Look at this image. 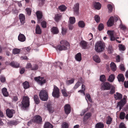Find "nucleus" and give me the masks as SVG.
<instances>
[{"label":"nucleus","mask_w":128,"mask_h":128,"mask_svg":"<svg viewBox=\"0 0 128 128\" xmlns=\"http://www.w3.org/2000/svg\"><path fill=\"white\" fill-rule=\"evenodd\" d=\"M69 20L70 24H74L75 22V18L74 17H70L69 18Z\"/></svg>","instance_id":"c03bdc74"},{"label":"nucleus","mask_w":128,"mask_h":128,"mask_svg":"<svg viewBox=\"0 0 128 128\" xmlns=\"http://www.w3.org/2000/svg\"><path fill=\"white\" fill-rule=\"evenodd\" d=\"M52 96L54 97L58 98L59 96V90L56 86H54Z\"/></svg>","instance_id":"39448f33"},{"label":"nucleus","mask_w":128,"mask_h":128,"mask_svg":"<svg viewBox=\"0 0 128 128\" xmlns=\"http://www.w3.org/2000/svg\"><path fill=\"white\" fill-rule=\"evenodd\" d=\"M114 23V17L111 16L109 18L107 22V24L108 27H110L112 26Z\"/></svg>","instance_id":"4468645a"},{"label":"nucleus","mask_w":128,"mask_h":128,"mask_svg":"<svg viewBox=\"0 0 128 128\" xmlns=\"http://www.w3.org/2000/svg\"><path fill=\"white\" fill-rule=\"evenodd\" d=\"M40 98L44 101H46L48 98V94L46 91L44 90H42L40 92L39 94Z\"/></svg>","instance_id":"7ed1b4c3"},{"label":"nucleus","mask_w":128,"mask_h":128,"mask_svg":"<svg viewBox=\"0 0 128 128\" xmlns=\"http://www.w3.org/2000/svg\"><path fill=\"white\" fill-rule=\"evenodd\" d=\"M79 4L77 3L74 4L73 8L74 13L76 16H78L79 14Z\"/></svg>","instance_id":"1a4fd4ad"},{"label":"nucleus","mask_w":128,"mask_h":128,"mask_svg":"<svg viewBox=\"0 0 128 128\" xmlns=\"http://www.w3.org/2000/svg\"><path fill=\"white\" fill-rule=\"evenodd\" d=\"M2 92L3 95L4 96H8V93L7 91V89L6 88H3L2 90Z\"/></svg>","instance_id":"c9c22d12"},{"label":"nucleus","mask_w":128,"mask_h":128,"mask_svg":"<svg viewBox=\"0 0 128 128\" xmlns=\"http://www.w3.org/2000/svg\"><path fill=\"white\" fill-rule=\"evenodd\" d=\"M125 104V102H123V101H121L120 102H119L118 104V105L120 106V110L122 107L123 105H124Z\"/></svg>","instance_id":"de8ad7c7"},{"label":"nucleus","mask_w":128,"mask_h":128,"mask_svg":"<svg viewBox=\"0 0 128 128\" xmlns=\"http://www.w3.org/2000/svg\"><path fill=\"white\" fill-rule=\"evenodd\" d=\"M6 112L7 116L10 118H12L13 114L15 113V111L14 110H10L8 108L6 109Z\"/></svg>","instance_id":"9d476101"},{"label":"nucleus","mask_w":128,"mask_h":128,"mask_svg":"<svg viewBox=\"0 0 128 128\" xmlns=\"http://www.w3.org/2000/svg\"><path fill=\"white\" fill-rule=\"evenodd\" d=\"M91 116V114L90 113L88 112L86 114L84 118L83 122L84 124H86V121Z\"/></svg>","instance_id":"2eb2a0df"},{"label":"nucleus","mask_w":128,"mask_h":128,"mask_svg":"<svg viewBox=\"0 0 128 128\" xmlns=\"http://www.w3.org/2000/svg\"><path fill=\"white\" fill-rule=\"evenodd\" d=\"M23 84L24 88L25 89L28 88L30 87L28 82L27 81H25Z\"/></svg>","instance_id":"58836bf2"},{"label":"nucleus","mask_w":128,"mask_h":128,"mask_svg":"<svg viewBox=\"0 0 128 128\" xmlns=\"http://www.w3.org/2000/svg\"><path fill=\"white\" fill-rule=\"evenodd\" d=\"M81 85V83L80 82H77L75 85L74 87V90L78 88Z\"/></svg>","instance_id":"864d4df0"},{"label":"nucleus","mask_w":128,"mask_h":128,"mask_svg":"<svg viewBox=\"0 0 128 128\" xmlns=\"http://www.w3.org/2000/svg\"><path fill=\"white\" fill-rule=\"evenodd\" d=\"M119 48L121 51H124L126 50L125 46L122 44H120L119 45Z\"/></svg>","instance_id":"49530a36"},{"label":"nucleus","mask_w":128,"mask_h":128,"mask_svg":"<svg viewBox=\"0 0 128 128\" xmlns=\"http://www.w3.org/2000/svg\"><path fill=\"white\" fill-rule=\"evenodd\" d=\"M94 18L95 20L97 22H98L100 21V18L98 15H96L95 16Z\"/></svg>","instance_id":"3c124183"},{"label":"nucleus","mask_w":128,"mask_h":128,"mask_svg":"<svg viewBox=\"0 0 128 128\" xmlns=\"http://www.w3.org/2000/svg\"><path fill=\"white\" fill-rule=\"evenodd\" d=\"M115 78L114 75L112 74H111L109 76L108 80L110 82H112Z\"/></svg>","instance_id":"c756f323"},{"label":"nucleus","mask_w":128,"mask_h":128,"mask_svg":"<svg viewBox=\"0 0 128 128\" xmlns=\"http://www.w3.org/2000/svg\"><path fill=\"white\" fill-rule=\"evenodd\" d=\"M62 18V15L60 14H57L55 16L54 18L55 20L58 22Z\"/></svg>","instance_id":"2f4dec72"},{"label":"nucleus","mask_w":128,"mask_h":128,"mask_svg":"<svg viewBox=\"0 0 128 128\" xmlns=\"http://www.w3.org/2000/svg\"><path fill=\"white\" fill-rule=\"evenodd\" d=\"M107 33L110 36L111 40L114 41L115 40L116 38H119L118 37L115 38L114 36V32L113 30H108Z\"/></svg>","instance_id":"f8f14e48"},{"label":"nucleus","mask_w":128,"mask_h":128,"mask_svg":"<svg viewBox=\"0 0 128 128\" xmlns=\"http://www.w3.org/2000/svg\"><path fill=\"white\" fill-rule=\"evenodd\" d=\"M36 14L38 22L39 23L42 20V12L40 11H38L36 12Z\"/></svg>","instance_id":"9b49d317"},{"label":"nucleus","mask_w":128,"mask_h":128,"mask_svg":"<svg viewBox=\"0 0 128 128\" xmlns=\"http://www.w3.org/2000/svg\"><path fill=\"white\" fill-rule=\"evenodd\" d=\"M114 98L116 100L121 99L122 97V95L118 92H116L114 94Z\"/></svg>","instance_id":"b1692460"},{"label":"nucleus","mask_w":128,"mask_h":128,"mask_svg":"<svg viewBox=\"0 0 128 128\" xmlns=\"http://www.w3.org/2000/svg\"><path fill=\"white\" fill-rule=\"evenodd\" d=\"M70 48L69 43L66 41L64 42V50L69 49Z\"/></svg>","instance_id":"72a5a7b5"},{"label":"nucleus","mask_w":128,"mask_h":128,"mask_svg":"<svg viewBox=\"0 0 128 128\" xmlns=\"http://www.w3.org/2000/svg\"><path fill=\"white\" fill-rule=\"evenodd\" d=\"M45 0H38L39 6H42L44 4Z\"/></svg>","instance_id":"13d9d810"},{"label":"nucleus","mask_w":128,"mask_h":128,"mask_svg":"<svg viewBox=\"0 0 128 128\" xmlns=\"http://www.w3.org/2000/svg\"><path fill=\"white\" fill-rule=\"evenodd\" d=\"M38 65L36 64H34L32 67L31 70H36L38 69Z\"/></svg>","instance_id":"5fc2aeb1"},{"label":"nucleus","mask_w":128,"mask_h":128,"mask_svg":"<svg viewBox=\"0 0 128 128\" xmlns=\"http://www.w3.org/2000/svg\"><path fill=\"white\" fill-rule=\"evenodd\" d=\"M0 81L2 82H4L6 81L5 78L3 76H1L0 78Z\"/></svg>","instance_id":"774afa93"},{"label":"nucleus","mask_w":128,"mask_h":128,"mask_svg":"<svg viewBox=\"0 0 128 128\" xmlns=\"http://www.w3.org/2000/svg\"><path fill=\"white\" fill-rule=\"evenodd\" d=\"M112 85L108 82H104L101 84V88L102 90H109L111 87Z\"/></svg>","instance_id":"20e7f679"},{"label":"nucleus","mask_w":128,"mask_h":128,"mask_svg":"<svg viewBox=\"0 0 128 128\" xmlns=\"http://www.w3.org/2000/svg\"><path fill=\"white\" fill-rule=\"evenodd\" d=\"M93 58L94 60L97 63H99L100 62V57L97 55H95L94 56Z\"/></svg>","instance_id":"5701e85b"},{"label":"nucleus","mask_w":128,"mask_h":128,"mask_svg":"<svg viewBox=\"0 0 128 128\" xmlns=\"http://www.w3.org/2000/svg\"><path fill=\"white\" fill-rule=\"evenodd\" d=\"M34 102L36 104H38L39 103V99L38 96L36 94L34 96Z\"/></svg>","instance_id":"f704fd0d"},{"label":"nucleus","mask_w":128,"mask_h":128,"mask_svg":"<svg viewBox=\"0 0 128 128\" xmlns=\"http://www.w3.org/2000/svg\"><path fill=\"white\" fill-rule=\"evenodd\" d=\"M80 45L82 48L84 49H86L88 46L87 43L84 40L80 42Z\"/></svg>","instance_id":"412c9836"},{"label":"nucleus","mask_w":128,"mask_h":128,"mask_svg":"<svg viewBox=\"0 0 128 128\" xmlns=\"http://www.w3.org/2000/svg\"><path fill=\"white\" fill-rule=\"evenodd\" d=\"M126 116L125 113L124 112H121L120 113L119 118L121 120H123L126 118Z\"/></svg>","instance_id":"473e14b6"},{"label":"nucleus","mask_w":128,"mask_h":128,"mask_svg":"<svg viewBox=\"0 0 128 128\" xmlns=\"http://www.w3.org/2000/svg\"><path fill=\"white\" fill-rule=\"evenodd\" d=\"M124 85L126 88H128V81H125L124 82Z\"/></svg>","instance_id":"338daca9"},{"label":"nucleus","mask_w":128,"mask_h":128,"mask_svg":"<svg viewBox=\"0 0 128 128\" xmlns=\"http://www.w3.org/2000/svg\"><path fill=\"white\" fill-rule=\"evenodd\" d=\"M34 80L39 84L41 86L44 84L46 82V80L44 79L43 77H40V76L35 77Z\"/></svg>","instance_id":"423d86ee"},{"label":"nucleus","mask_w":128,"mask_h":128,"mask_svg":"<svg viewBox=\"0 0 128 128\" xmlns=\"http://www.w3.org/2000/svg\"><path fill=\"white\" fill-rule=\"evenodd\" d=\"M110 67L112 70L115 71L116 69V66L115 64L113 62H112L110 64Z\"/></svg>","instance_id":"393cba45"},{"label":"nucleus","mask_w":128,"mask_h":128,"mask_svg":"<svg viewBox=\"0 0 128 128\" xmlns=\"http://www.w3.org/2000/svg\"><path fill=\"white\" fill-rule=\"evenodd\" d=\"M61 45H60L58 46L57 47H55V48H56L57 50H64V46H63L64 44V41L62 40L60 42Z\"/></svg>","instance_id":"ddd939ff"},{"label":"nucleus","mask_w":128,"mask_h":128,"mask_svg":"<svg viewBox=\"0 0 128 128\" xmlns=\"http://www.w3.org/2000/svg\"><path fill=\"white\" fill-rule=\"evenodd\" d=\"M42 117L39 115H36L34 116L33 118L34 122L38 124H41L42 122Z\"/></svg>","instance_id":"0eeeda50"},{"label":"nucleus","mask_w":128,"mask_h":128,"mask_svg":"<svg viewBox=\"0 0 128 128\" xmlns=\"http://www.w3.org/2000/svg\"><path fill=\"white\" fill-rule=\"evenodd\" d=\"M71 110V107L69 104H67L64 106V113L66 115V116H64V118H66L68 115L70 113Z\"/></svg>","instance_id":"6e6552de"},{"label":"nucleus","mask_w":128,"mask_h":128,"mask_svg":"<svg viewBox=\"0 0 128 128\" xmlns=\"http://www.w3.org/2000/svg\"><path fill=\"white\" fill-rule=\"evenodd\" d=\"M100 80L102 82H104L106 81V78L105 76L104 75H102L100 76Z\"/></svg>","instance_id":"ea45409f"},{"label":"nucleus","mask_w":128,"mask_h":128,"mask_svg":"<svg viewBox=\"0 0 128 128\" xmlns=\"http://www.w3.org/2000/svg\"><path fill=\"white\" fill-rule=\"evenodd\" d=\"M42 26L43 28H46V22L44 21H42L41 23Z\"/></svg>","instance_id":"8fccbe9b"},{"label":"nucleus","mask_w":128,"mask_h":128,"mask_svg":"<svg viewBox=\"0 0 128 128\" xmlns=\"http://www.w3.org/2000/svg\"><path fill=\"white\" fill-rule=\"evenodd\" d=\"M26 11L27 12V14L30 16V15L31 13V10L30 8H26L25 9Z\"/></svg>","instance_id":"6e6d98bb"},{"label":"nucleus","mask_w":128,"mask_h":128,"mask_svg":"<svg viewBox=\"0 0 128 128\" xmlns=\"http://www.w3.org/2000/svg\"><path fill=\"white\" fill-rule=\"evenodd\" d=\"M119 128H126L124 123L123 122H122L120 124L119 126Z\"/></svg>","instance_id":"680f3d73"},{"label":"nucleus","mask_w":128,"mask_h":128,"mask_svg":"<svg viewBox=\"0 0 128 128\" xmlns=\"http://www.w3.org/2000/svg\"><path fill=\"white\" fill-rule=\"evenodd\" d=\"M19 18L21 24H24L25 22V16L23 14H21L19 15Z\"/></svg>","instance_id":"dca6fc26"},{"label":"nucleus","mask_w":128,"mask_h":128,"mask_svg":"<svg viewBox=\"0 0 128 128\" xmlns=\"http://www.w3.org/2000/svg\"><path fill=\"white\" fill-rule=\"evenodd\" d=\"M51 31L54 34H56L59 32V31L57 28L55 27H53L51 29Z\"/></svg>","instance_id":"a878e982"},{"label":"nucleus","mask_w":128,"mask_h":128,"mask_svg":"<svg viewBox=\"0 0 128 128\" xmlns=\"http://www.w3.org/2000/svg\"><path fill=\"white\" fill-rule=\"evenodd\" d=\"M98 30H102L104 28V26L103 24L102 23L100 24L98 26Z\"/></svg>","instance_id":"603ef678"},{"label":"nucleus","mask_w":128,"mask_h":128,"mask_svg":"<svg viewBox=\"0 0 128 128\" xmlns=\"http://www.w3.org/2000/svg\"><path fill=\"white\" fill-rule=\"evenodd\" d=\"M112 118L110 116H108L106 120V124L108 125L112 123Z\"/></svg>","instance_id":"4c0bfd02"},{"label":"nucleus","mask_w":128,"mask_h":128,"mask_svg":"<svg viewBox=\"0 0 128 128\" xmlns=\"http://www.w3.org/2000/svg\"><path fill=\"white\" fill-rule=\"evenodd\" d=\"M74 80L72 78L70 80H68L66 82V84L67 85H69L74 83Z\"/></svg>","instance_id":"37998d69"},{"label":"nucleus","mask_w":128,"mask_h":128,"mask_svg":"<svg viewBox=\"0 0 128 128\" xmlns=\"http://www.w3.org/2000/svg\"><path fill=\"white\" fill-rule=\"evenodd\" d=\"M86 98H87L90 102H92V100L90 97V94L88 93H86V99L87 100Z\"/></svg>","instance_id":"09e8293b"},{"label":"nucleus","mask_w":128,"mask_h":128,"mask_svg":"<svg viewBox=\"0 0 128 128\" xmlns=\"http://www.w3.org/2000/svg\"><path fill=\"white\" fill-rule=\"evenodd\" d=\"M113 51V48L112 46H109L108 49V52L110 54L112 53Z\"/></svg>","instance_id":"a18cd8bd"},{"label":"nucleus","mask_w":128,"mask_h":128,"mask_svg":"<svg viewBox=\"0 0 128 128\" xmlns=\"http://www.w3.org/2000/svg\"><path fill=\"white\" fill-rule=\"evenodd\" d=\"M117 78L119 82H123L124 81L125 78L123 74H119Z\"/></svg>","instance_id":"a211bd4d"},{"label":"nucleus","mask_w":128,"mask_h":128,"mask_svg":"<svg viewBox=\"0 0 128 128\" xmlns=\"http://www.w3.org/2000/svg\"><path fill=\"white\" fill-rule=\"evenodd\" d=\"M59 10L61 12L64 11V5H63L60 6L58 7Z\"/></svg>","instance_id":"4d7b16f0"},{"label":"nucleus","mask_w":128,"mask_h":128,"mask_svg":"<svg viewBox=\"0 0 128 128\" xmlns=\"http://www.w3.org/2000/svg\"><path fill=\"white\" fill-rule=\"evenodd\" d=\"M109 94H113L115 92V88L114 86L112 85L110 89Z\"/></svg>","instance_id":"e433bc0d"},{"label":"nucleus","mask_w":128,"mask_h":128,"mask_svg":"<svg viewBox=\"0 0 128 128\" xmlns=\"http://www.w3.org/2000/svg\"><path fill=\"white\" fill-rule=\"evenodd\" d=\"M107 7L109 11L111 12L112 10V6L111 4H109L108 5Z\"/></svg>","instance_id":"bf43d9fd"},{"label":"nucleus","mask_w":128,"mask_h":128,"mask_svg":"<svg viewBox=\"0 0 128 128\" xmlns=\"http://www.w3.org/2000/svg\"><path fill=\"white\" fill-rule=\"evenodd\" d=\"M78 24L79 26L81 28H83L85 26V24L83 21H79Z\"/></svg>","instance_id":"79ce46f5"},{"label":"nucleus","mask_w":128,"mask_h":128,"mask_svg":"<svg viewBox=\"0 0 128 128\" xmlns=\"http://www.w3.org/2000/svg\"><path fill=\"white\" fill-rule=\"evenodd\" d=\"M36 34H40L42 33V30L40 27L38 25H36Z\"/></svg>","instance_id":"cd10ccee"},{"label":"nucleus","mask_w":128,"mask_h":128,"mask_svg":"<svg viewBox=\"0 0 128 128\" xmlns=\"http://www.w3.org/2000/svg\"><path fill=\"white\" fill-rule=\"evenodd\" d=\"M75 58L78 61L80 62L82 60L81 54L80 52L78 53L75 55Z\"/></svg>","instance_id":"4be33fe9"},{"label":"nucleus","mask_w":128,"mask_h":128,"mask_svg":"<svg viewBox=\"0 0 128 128\" xmlns=\"http://www.w3.org/2000/svg\"><path fill=\"white\" fill-rule=\"evenodd\" d=\"M20 52V50L16 48L13 49L12 50V53L14 54H19Z\"/></svg>","instance_id":"a19ab883"},{"label":"nucleus","mask_w":128,"mask_h":128,"mask_svg":"<svg viewBox=\"0 0 128 128\" xmlns=\"http://www.w3.org/2000/svg\"><path fill=\"white\" fill-rule=\"evenodd\" d=\"M32 66L31 64L30 63H28L27 64L26 66V68L28 69L30 68H32Z\"/></svg>","instance_id":"69168bd1"},{"label":"nucleus","mask_w":128,"mask_h":128,"mask_svg":"<svg viewBox=\"0 0 128 128\" xmlns=\"http://www.w3.org/2000/svg\"><path fill=\"white\" fill-rule=\"evenodd\" d=\"M47 107L48 110V111L50 113H52L54 112V108L52 107L51 104L50 103L48 104L47 105Z\"/></svg>","instance_id":"f3484780"},{"label":"nucleus","mask_w":128,"mask_h":128,"mask_svg":"<svg viewBox=\"0 0 128 128\" xmlns=\"http://www.w3.org/2000/svg\"><path fill=\"white\" fill-rule=\"evenodd\" d=\"M104 124L101 122H99L97 123L95 125L96 128H103L104 127Z\"/></svg>","instance_id":"bb28decb"},{"label":"nucleus","mask_w":128,"mask_h":128,"mask_svg":"<svg viewBox=\"0 0 128 128\" xmlns=\"http://www.w3.org/2000/svg\"><path fill=\"white\" fill-rule=\"evenodd\" d=\"M10 64L13 67L16 68H18L19 66V64L16 62H12L10 63Z\"/></svg>","instance_id":"aec40b11"},{"label":"nucleus","mask_w":128,"mask_h":128,"mask_svg":"<svg viewBox=\"0 0 128 128\" xmlns=\"http://www.w3.org/2000/svg\"><path fill=\"white\" fill-rule=\"evenodd\" d=\"M94 6L96 9L99 10L101 8V4L99 2H95L94 4Z\"/></svg>","instance_id":"c85d7f7f"},{"label":"nucleus","mask_w":128,"mask_h":128,"mask_svg":"<svg viewBox=\"0 0 128 128\" xmlns=\"http://www.w3.org/2000/svg\"><path fill=\"white\" fill-rule=\"evenodd\" d=\"M18 100V96H14L12 99V100L14 102L17 101Z\"/></svg>","instance_id":"0e129e2a"},{"label":"nucleus","mask_w":128,"mask_h":128,"mask_svg":"<svg viewBox=\"0 0 128 128\" xmlns=\"http://www.w3.org/2000/svg\"><path fill=\"white\" fill-rule=\"evenodd\" d=\"M105 48V45L104 43L101 41L98 42L95 46V49L96 51L98 52H101L103 51Z\"/></svg>","instance_id":"f03ea898"},{"label":"nucleus","mask_w":128,"mask_h":128,"mask_svg":"<svg viewBox=\"0 0 128 128\" xmlns=\"http://www.w3.org/2000/svg\"><path fill=\"white\" fill-rule=\"evenodd\" d=\"M44 128H53V126L48 122H46L44 126Z\"/></svg>","instance_id":"7c9ffc66"},{"label":"nucleus","mask_w":128,"mask_h":128,"mask_svg":"<svg viewBox=\"0 0 128 128\" xmlns=\"http://www.w3.org/2000/svg\"><path fill=\"white\" fill-rule=\"evenodd\" d=\"M120 70L122 71H124L125 69L124 65L122 64L120 65Z\"/></svg>","instance_id":"052dcab7"},{"label":"nucleus","mask_w":128,"mask_h":128,"mask_svg":"<svg viewBox=\"0 0 128 128\" xmlns=\"http://www.w3.org/2000/svg\"><path fill=\"white\" fill-rule=\"evenodd\" d=\"M70 95V94L69 92H67L64 89V96H67Z\"/></svg>","instance_id":"e2e57ef3"},{"label":"nucleus","mask_w":128,"mask_h":128,"mask_svg":"<svg viewBox=\"0 0 128 128\" xmlns=\"http://www.w3.org/2000/svg\"><path fill=\"white\" fill-rule=\"evenodd\" d=\"M29 99L28 96H24L23 97L22 100L21 102L22 104L20 106L22 109H25L29 106L30 105Z\"/></svg>","instance_id":"f257e3e1"},{"label":"nucleus","mask_w":128,"mask_h":128,"mask_svg":"<svg viewBox=\"0 0 128 128\" xmlns=\"http://www.w3.org/2000/svg\"><path fill=\"white\" fill-rule=\"evenodd\" d=\"M26 39L25 36L24 34H20L18 36V40L21 42L24 41Z\"/></svg>","instance_id":"6ab92c4d"}]
</instances>
